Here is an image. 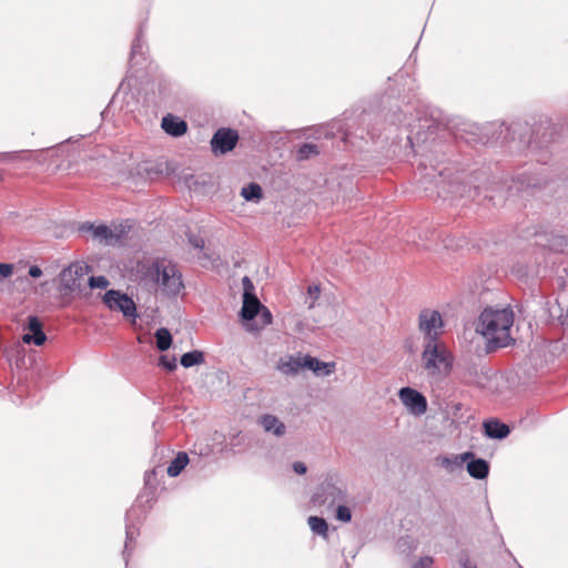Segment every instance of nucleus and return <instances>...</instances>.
<instances>
[{"label":"nucleus","mask_w":568,"mask_h":568,"mask_svg":"<svg viewBox=\"0 0 568 568\" xmlns=\"http://www.w3.org/2000/svg\"><path fill=\"white\" fill-rule=\"evenodd\" d=\"M513 324L514 312L508 307H487L480 313L476 332L484 337L488 353L514 343L515 339L511 337Z\"/></svg>","instance_id":"obj_1"},{"label":"nucleus","mask_w":568,"mask_h":568,"mask_svg":"<svg viewBox=\"0 0 568 568\" xmlns=\"http://www.w3.org/2000/svg\"><path fill=\"white\" fill-rule=\"evenodd\" d=\"M145 277L154 285L156 293L166 298H175L185 287L181 271L171 261H154L148 267Z\"/></svg>","instance_id":"obj_2"},{"label":"nucleus","mask_w":568,"mask_h":568,"mask_svg":"<svg viewBox=\"0 0 568 568\" xmlns=\"http://www.w3.org/2000/svg\"><path fill=\"white\" fill-rule=\"evenodd\" d=\"M422 364L432 377H440L452 368V356L443 342L423 344Z\"/></svg>","instance_id":"obj_3"},{"label":"nucleus","mask_w":568,"mask_h":568,"mask_svg":"<svg viewBox=\"0 0 568 568\" xmlns=\"http://www.w3.org/2000/svg\"><path fill=\"white\" fill-rule=\"evenodd\" d=\"M130 225L126 223L112 224L108 226L105 224L94 225L92 223H83L79 230L81 232H90L92 237L105 245H114L122 242L129 231Z\"/></svg>","instance_id":"obj_4"},{"label":"nucleus","mask_w":568,"mask_h":568,"mask_svg":"<svg viewBox=\"0 0 568 568\" xmlns=\"http://www.w3.org/2000/svg\"><path fill=\"white\" fill-rule=\"evenodd\" d=\"M418 328L423 335V344L442 342L444 321L438 311L425 308L418 316Z\"/></svg>","instance_id":"obj_5"},{"label":"nucleus","mask_w":568,"mask_h":568,"mask_svg":"<svg viewBox=\"0 0 568 568\" xmlns=\"http://www.w3.org/2000/svg\"><path fill=\"white\" fill-rule=\"evenodd\" d=\"M345 499V488L338 485L333 477L325 479L312 497L316 506H333Z\"/></svg>","instance_id":"obj_6"},{"label":"nucleus","mask_w":568,"mask_h":568,"mask_svg":"<svg viewBox=\"0 0 568 568\" xmlns=\"http://www.w3.org/2000/svg\"><path fill=\"white\" fill-rule=\"evenodd\" d=\"M103 302L112 311H120L126 317L136 316V306L134 301L126 294L120 291L109 290L104 296Z\"/></svg>","instance_id":"obj_7"},{"label":"nucleus","mask_w":568,"mask_h":568,"mask_svg":"<svg viewBox=\"0 0 568 568\" xmlns=\"http://www.w3.org/2000/svg\"><path fill=\"white\" fill-rule=\"evenodd\" d=\"M398 397L412 415L420 416L426 413L427 399L418 390L412 387H403L398 392Z\"/></svg>","instance_id":"obj_8"},{"label":"nucleus","mask_w":568,"mask_h":568,"mask_svg":"<svg viewBox=\"0 0 568 568\" xmlns=\"http://www.w3.org/2000/svg\"><path fill=\"white\" fill-rule=\"evenodd\" d=\"M237 140L239 134L236 131L221 128L214 133L211 140L212 151L215 154H225L235 148Z\"/></svg>","instance_id":"obj_9"},{"label":"nucleus","mask_w":568,"mask_h":568,"mask_svg":"<svg viewBox=\"0 0 568 568\" xmlns=\"http://www.w3.org/2000/svg\"><path fill=\"white\" fill-rule=\"evenodd\" d=\"M548 168L537 166L534 170H526L523 173L516 175V181L521 187H538L546 182Z\"/></svg>","instance_id":"obj_10"},{"label":"nucleus","mask_w":568,"mask_h":568,"mask_svg":"<svg viewBox=\"0 0 568 568\" xmlns=\"http://www.w3.org/2000/svg\"><path fill=\"white\" fill-rule=\"evenodd\" d=\"M82 275V267L79 265H70L64 267L59 277H60V288L62 291L73 292L79 287V278Z\"/></svg>","instance_id":"obj_11"},{"label":"nucleus","mask_w":568,"mask_h":568,"mask_svg":"<svg viewBox=\"0 0 568 568\" xmlns=\"http://www.w3.org/2000/svg\"><path fill=\"white\" fill-rule=\"evenodd\" d=\"M263 306L256 295L243 294V304L240 315L243 321L251 322L257 317Z\"/></svg>","instance_id":"obj_12"},{"label":"nucleus","mask_w":568,"mask_h":568,"mask_svg":"<svg viewBox=\"0 0 568 568\" xmlns=\"http://www.w3.org/2000/svg\"><path fill=\"white\" fill-rule=\"evenodd\" d=\"M303 368L314 372L317 376H328L335 371V363L321 362L320 359L305 355L302 357Z\"/></svg>","instance_id":"obj_13"},{"label":"nucleus","mask_w":568,"mask_h":568,"mask_svg":"<svg viewBox=\"0 0 568 568\" xmlns=\"http://www.w3.org/2000/svg\"><path fill=\"white\" fill-rule=\"evenodd\" d=\"M28 328L31 334H24L22 337L23 342L27 344L33 343L37 346H41L45 342L47 336L42 331L40 321L36 316L29 317Z\"/></svg>","instance_id":"obj_14"},{"label":"nucleus","mask_w":568,"mask_h":568,"mask_svg":"<svg viewBox=\"0 0 568 568\" xmlns=\"http://www.w3.org/2000/svg\"><path fill=\"white\" fill-rule=\"evenodd\" d=\"M161 126L165 133L174 138L183 135L187 130L186 122L172 114L163 116Z\"/></svg>","instance_id":"obj_15"},{"label":"nucleus","mask_w":568,"mask_h":568,"mask_svg":"<svg viewBox=\"0 0 568 568\" xmlns=\"http://www.w3.org/2000/svg\"><path fill=\"white\" fill-rule=\"evenodd\" d=\"M260 423L265 432L272 433L276 436H282L285 433V425L274 415H263Z\"/></svg>","instance_id":"obj_16"},{"label":"nucleus","mask_w":568,"mask_h":568,"mask_svg":"<svg viewBox=\"0 0 568 568\" xmlns=\"http://www.w3.org/2000/svg\"><path fill=\"white\" fill-rule=\"evenodd\" d=\"M485 434L490 438L503 439L508 436L509 427L498 420H488L484 424Z\"/></svg>","instance_id":"obj_17"},{"label":"nucleus","mask_w":568,"mask_h":568,"mask_svg":"<svg viewBox=\"0 0 568 568\" xmlns=\"http://www.w3.org/2000/svg\"><path fill=\"white\" fill-rule=\"evenodd\" d=\"M467 471L476 479H484L488 476L489 465L481 458L473 459L467 464Z\"/></svg>","instance_id":"obj_18"},{"label":"nucleus","mask_w":568,"mask_h":568,"mask_svg":"<svg viewBox=\"0 0 568 568\" xmlns=\"http://www.w3.org/2000/svg\"><path fill=\"white\" fill-rule=\"evenodd\" d=\"M133 513H134V508L130 509L126 514L125 545H124V550H123V557H124L126 565H128L129 555L131 551V548H130L131 542L133 541L135 534H136V529H135L134 525L130 523V518L132 517Z\"/></svg>","instance_id":"obj_19"},{"label":"nucleus","mask_w":568,"mask_h":568,"mask_svg":"<svg viewBox=\"0 0 568 568\" xmlns=\"http://www.w3.org/2000/svg\"><path fill=\"white\" fill-rule=\"evenodd\" d=\"M257 316H258V320L256 323H251V324L246 325L247 331L258 332V331L265 328L266 326H268L270 324H272L273 315H272L271 311L265 305L261 308V312L258 313Z\"/></svg>","instance_id":"obj_20"},{"label":"nucleus","mask_w":568,"mask_h":568,"mask_svg":"<svg viewBox=\"0 0 568 568\" xmlns=\"http://www.w3.org/2000/svg\"><path fill=\"white\" fill-rule=\"evenodd\" d=\"M189 463V456L184 452H180L170 463L166 471L170 477H176L185 468Z\"/></svg>","instance_id":"obj_21"},{"label":"nucleus","mask_w":568,"mask_h":568,"mask_svg":"<svg viewBox=\"0 0 568 568\" xmlns=\"http://www.w3.org/2000/svg\"><path fill=\"white\" fill-rule=\"evenodd\" d=\"M205 361L204 354L201 351H191L181 356V365L185 368L192 367L194 365H201Z\"/></svg>","instance_id":"obj_22"},{"label":"nucleus","mask_w":568,"mask_h":568,"mask_svg":"<svg viewBox=\"0 0 568 568\" xmlns=\"http://www.w3.org/2000/svg\"><path fill=\"white\" fill-rule=\"evenodd\" d=\"M241 195L246 201H260L263 196L262 187L257 183H250L248 185L242 187Z\"/></svg>","instance_id":"obj_23"},{"label":"nucleus","mask_w":568,"mask_h":568,"mask_svg":"<svg viewBox=\"0 0 568 568\" xmlns=\"http://www.w3.org/2000/svg\"><path fill=\"white\" fill-rule=\"evenodd\" d=\"M156 347L164 352L170 348L172 344V336L169 329L162 327L155 332Z\"/></svg>","instance_id":"obj_24"},{"label":"nucleus","mask_w":568,"mask_h":568,"mask_svg":"<svg viewBox=\"0 0 568 568\" xmlns=\"http://www.w3.org/2000/svg\"><path fill=\"white\" fill-rule=\"evenodd\" d=\"M303 368V365H302V357H290L288 361L286 362H282L280 364V369L282 373L284 374H296L298 373V371Z\"/></svg>","instance_id":"obj_25"},{"label":"nucleus","mask_w":568,"mask_h":568,"mask_svg":"<svg viewBox=\"0 0 568 568\" xmlns=\"http://www.w3.org/2000/svg\"><path fill=\"white\" fill-rule=\"evenodd\" d=\"M473 457L471 453H464L455 456L454 458L444 457L442 459V466L448 470H453L455 466H462L466 460Z\"/></svg>","instance_id":"obj_26"},{"label":"nucleus","mask_w":568,"mask_h":568,"mask_svg":"<svg viewBox=\"0 0 568 568\" xmlns=\"http://www.w3.org/2000/svg\"><path fill=\"white\" fill-rule=\"evenodd\" d=\"M308 525L313 532L324 537L327 535L328 527L325 519L317 516H311L308 518Z\"/></svg>","instance_id":"obj_27"},{"label":"nucleus","mask_w":568,"mask_h":568,"mask_svg":"<svg viewBox=\"0 0 568 568\" xmlns=\"http://www.w3.org/2000/svg\"><path fill=\"white\" fill-rule=\"evenodd\" d=\"M318 153H320V151H318V148L316 144L304 143L303 145L300 146V149L297 151V158L300 160H306V159H310L311 156L316 155Z\"/></svg>","instance_id":"obj_28"},{"label":"nucleus","mask_w":568,"mask_h":568,"mask_svg":"<svg viewBox=\"0 0 568 568\" xmlns=\"http://www.w3.org/2000/svg\"><path fill=\"white\" fill-rule=\"evenodd\" d=\"M321 288L320 285L313 284L307 287L305 303L308 308L315 307V304L320 297Z\"/></svg>","instance_id":"obj_29"},{"label":"nucleus","mask_w":568,"mask_h":568,"mask_svg":"<svg viewBox=\"0 0 568 568\" xmlns=\"http://www.w3.org/2000/svg\"><path fill=\"white\" fill-rule=\"evenodd\" d=\"M109 281L105 276H91L89 278V285L91 288H106L109 286Z\"/></svg>","instance_id":"obj_30"},{"label":"nucleus","mask_w":568,"mask_h":568,"mask_svg":"<svg viewBox=\"0 0 568 568\" xmlns=\"http://www.w3.org/2000/svg\"><path fill=\"white\" fill-rule=\"evenodd\" d=\"M336 518L341 521L348 523L352 519L351 509L344 505H338L336 509Z\"/></svg>","instance_id":"obj_31"},{"label":"nucleus","mask_w":568,"mask_h":568,"mask_svg":"<svg viewBox=\"0 0 568 568\" xmlns=\"http://www.w3.org/2000/svg\"><path fill=\"white\" fill-rule=\"evenodd\" d=\"M160 365L165 369L172 372L176 368V359L175 357H168L165 355H162L160 357Z\"/></svg>","instance_id":"obj_32"},{"label":"nucleus","mask_w":568,"mask_h":568,"mask_svg":"<svg viewBox=\"0 0 568 568\" xmlns=\"http://www.w3.org/2000/svg\"><path fill=\"white\" fill-rule=\"evenodd\" d=\"M142 54V43H141V34H138L135 40L132 43L131 48V61L135 60V58Z\"/></svg>","instance_id":"obj_33"},{"label":"nucleus","mask_w":568,"mask_h":568,"mask_svg":"<svg viewBox=\"0 0 568 568\" xmlns=\"http://www.w3.org/2000/svg\"><path fill=\"white\" fill-rule=\"evenodd\" d=\"M242 284H243V291H244L243 294L255 295L254 294V285L247 276L243 277Z\"/></svg>","instance_id":"obj_34"},{"label":"nucleus","mask_w":568,"mask_h":568,"mask_svg":"<svg viewBox=\"0 0 568 568\" xmlns=\"http://www.w3.org/2000/svg\"><path fill=\"white\" fill-rule=\"evenodd\" d=\"M433 565V559L428 556L422 557L413 568H430Z\"/></svg>","instance_id":"obj_35"},{"label":"nucleus","mask_w":568,"mask_h":568,"mask_svg":"<svg viewBox=\"0 0 568 568\" xmlns=\"http://www.w3.org/2000/svg\"><path fill=\"white\" fill-rule=\"evenodd\" d=\"M13 273V265L8 263H0V275L9 277Z\"/></svg>","instance_id":"obj_36"},{"label":"nucleus","mask_w":568,"mask_h":568,"mask_svg":"<svg viewBox=\"0 0 568 568\" xmlns=\"http://www.w3.org/2000/svg\"><path fill=\"white\" fill-rule=\"evenodd\" d=\"M189 242L195 248L202 250L204 247V240L202 237H199V236H195V235H191L189 237Z\"/></svg>","instance_id":"obj_37"},{"label":"nucleus","mask_w":568,"mask_h":568,"mask_svg":"<svg viewBox=\"0 0 568 568\" xmlns=\"http://www.w3.org/2000/svg\"><path fill=\"white\" fill-rule=\"evenodd\" d=\"M293 470L298 475H304L307 470L306 465L302 462H295L293 464Z\"/></svg>","instance_id":"obj_38"},{"label":"nucleus","mask_w":568,"mask_h":568,"mask_svg":"<svg viewBox=\"0 0 568 568\" xmlns=\"http://www.w3.org/2000/svg\"><path fill=\"white\" fill-rule=\"evenodd\" d=\"M155 477H156V470L155 469L146 471L145 476H144L145 485L146 486H151L153 484V481L155 480Z\"/></svg>","instance_id":"obj_39"},{"label":"nucleus","mask_w":568,"mask_h":568,"mask_svg":"<svg viewBox=\"0 0 568 568\" xmlns=\"http://www.w3.org/2000/svg\"><path fill=\"white\" fill-rule=\"evenodd\" d=\"M29 275L31 277H40L42 275V270L38 265H32L29 267Z\"/></svg>","instance_id":"obj_40"},{"label":"nucleus","mask_w":568,"mask_h":568,"mask_svg":"<svg viewBox=\"0 0 568 568\" xmlns=\"http://www.w3.org/2000/svg\"><path fill=\"white\" fill-rule=\"evenodd\" d=\"M462 567L463 568H477L476 566H474L468 558H465L462 560Z\"/></svg>","instance_id":"obj_41"},{"label":"nucleus","mask_w":568,"mask_h":568,"mask_svg":"<svg viewBox=\"0 0 568 568\" xmlns=\"http://www.w3.org/2000/svg\"><path fill=\"white\" fill-rule=\"evenodd\" d=\"M453 186L456 189L454 192L458 193L459 196H463V193L459 192L460 185H453Z\"/></svg>","instance_id":"obj_42"}]
</instances>
